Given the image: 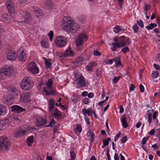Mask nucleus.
I'll list each match as a JSON object with an SVG mask.
<instances>
[{
  "label": "nucleus",
  "mask_w": 160,
  "mask_h": 160,
  "mask_svg": "<svg viewBox=\"0 0 160 160\" xmlns=\"http://www.w3.org/2000/svg\"><path fill=\"white\" fill-rule=\"evenodd\" d=\"M114 42L110 44V49L113 52H117L118 49L128 45L131 43V40L128 37L122 36L116 37L114 39Z\"/></svg>",
  "instance_id": "nucleus-1"
},
{
  "label": "nucleus",
  "mask_w": 160,
  "mask_h": 160,
  "mask_svg": "<svg viewBox=\"0 0 160 160\" xmlns=\"http://www.w3.org/2000/svg\"><path fill=\"white\" fill-rule=\"evenodd\" d=\"M63 22L62 26L63 29L67 32L72 31H75L79 28L78 24L73 22L72 18L70 16L64 17L63 18Z\"/></svg>",
  "instance_id": "nucleus-2"
},
{
  "label": "nucleus",
  "mask_w": 160,
  "mask_h": 160,
  "mask_svg": "<svg viewBox=\"0 0 160 160\" xmlns=\"http://www.w3.org/2000/svg\"><path fill=\"white\" fill-rule=\"evenodd\" d=\"M74 81L76 85L80 88H85L88 84V81L85 80L82 74L78 72H75Z\"/></svg>",
  "instance_id": "nucleus-3"
},
{
  "label": "nucleus",
  "mask_w": 160,
  "mask_h": 160,
  "mask_svg": "<svg viewBox=\"0 0 160 160\" xmlns=\"http://www.w3.org/2000/svg\"><path fill=\"white\" fill-rule=\"evenodd\" d=\"M52 83L53 81L52 79H49L46 83V85L48 88L43 87L41 86H39V89L42 91L43 93H45L47 95H54L56 94L55 91L53 90Z\"/></svg>",
  "instance_id": "nucleus-4"
},
{
  "label": "nucleus",
  "mask_w": 160,
  "mask_h": 160,
  "mask_svg": "<svg viewBox=\"0 0 160 160\" xmlns=\"http://www.w3.org/2000/svg\"><path fill=\"white\" fill-rule=\"evenodd\" d=\"M33 83V81L29 77L23 79L21 83V87L22 90L26 91L31 89Z\"/></svg>",
  "instance_id": "nucleus-5"
},
{
  "label": "nucleus",
  "mask_w": 160,
  "mask_h": 160,
  "mask_svg": "<svg viewBox=\"0 0 160 160\" xmlns=\"http://www.w3.org/2000/svg\"><path fill=\"white\" fill-rule=\"evenodd\" d=\"M22 17L21 21L18 22V24L20 25H22L24 23H28L31 20L32 18L30 13L27 10L22 11L21 12Z\"/></svg>",
  "instance_id": "nucleus-6"
},
{
  "label": "nucleus",
  "mask_w": 160,
  "mask_h": 160,
  "mask_svg": "<svg viewBox=\"0 0 160 160\" xmlns=\"http://www.w3.org/2000/svg\"><path fill=\"white\" fill-rule=\"evenodd\" d=\"M67 42V38L61 36H58L55 40L56 46L59 48H62L64 47Z\"/></svg>",
  "instance_id": "nucleus-7"
},
{
  "label": "nucleus",
  "mask_w": 160,
  "mask_h": 160,
  "mask_svg": "<svg viewBox=\"0 0 160 160\" xmlns=\"http://www.w3.org/2000/svg\"><path fill=\"white\" fill-rule=\"evenodd\" d=\"M9 144V141L7 137L2 136L0 138V149L7 150Z\"/></svg>",
  "instance_id": "nucleus-8"
},
{
  "label": "nucleus",
  "mask_w": 160,
  "mask_h": 160,
  "mask_svg": "<svg viewBox=\"0 0 160 160\" xmlns=\"http://www.w3.org/2000/svg\"><path fill=\"white\" fill-rule=\"evenodd\" d=\"M87 39V36L86 34L83 33H80L78 37V38L76 41V44L77 46V49L78 50H81L79 46L82 45L84 42Z\"/></svg>",
  "instance_id": "nucleus-9"
},
{
  "label": "nucleus",
  "mask_w": 160,
  "mask_h": 160,
  "mask_svg": "<svg viewBox=\"0 0 160 160\" xmlns=\"http://www.w3.org/2000/svg\"><path fill=\"white\" fill-rule=\"evenodd\" d=\"M18 94V90L15 88H12L11 89L10 93L8 94L7 98H5V100L6 102H11V100L14 99Z\"/></svg>",
  "instance_id": "nucleus-10"
},
{
  "label": "nucleus",
  "mask_w": 160,
  "mask_h": 160,
  "mask_svg": "<svg viewBox=\"0 0 160 160\" xmlns=\"http://www.w3.org/2000/svg\"><path fill=\"white\" fill-rule=\"evenodd\" d=\"M28 68L32 73L37 74L39 71V69L34 62H31L28 65Z\"/></svg>",
  "instance_id": "nucleus-11"
},
{
  "label": "nucleus",
  "mask_w": 160,
  "mask_h": 160,
  "mask_svg": "<svg viewBox=\"0 0 160 160\" xmlns=\"http://www.w3.org/2000/svg\"><path fill=\"white\" fill-rule=\"evenodd\" d=\"M5 4L9 13L14 12L15 6L13 0H6Z\"/></svg>",
  "instance_id": "nucleus-12"
},
{
  "label": "nucleus",
  "mask_w": 160,
  "mask_h": 160,
  "mask_svg": "<svg viewBox=\"0 0 160 160\" xmlns=\"http://www.w3.org/2000/svg\"><path fill=\"white\" fill-rule=\"evenodd\" d=\"M20 101L23 103H26L30 102V94L28 92H22L20 93Z\"/></svg>",
  "instance_id": "nucleus-13"
},
{
  "label": "nucleus",
  "mask_w": 160,
  "mask_h": 160,
  "mask_svg": "<svg viewBox=\"0 0 160 160\" xmlns=\"http://www.w3.org/2000/svg\"><path fill=\"white\" fill-rule=\"evenodd\" d=\"M12 71V68L9 67L2 68L0 71V74L2 76L7 77L9 76Z\"/></svg>",
  "instance_id": "nucleus-14"
},
{
  "label": "nucleus",
  "mask_w": 160,
  "mask_h": 160,
  "mask_svg": "<svg viewBox=\"0 0 160 160\" xmlns=\"http://www.w3.org/2000/svg\"><path fill=\"white\" fill-rule=\"evenodd\" d=\"M18 59L22 62H25L26 60L27 56L26 52L21 49H19L18 51Z\"/></svg>",
  "instance_id": "nucleus-15"
},
{
  "label": "nucleus",
  "mask_w": 160,
  "mask_h": 160,
  "mask_svg": "<svg viewBox=\"0 0 160 160\" xmlns=\"http://www.w3.org/2000/svg\"><path fill=\"white\" fill-rule=\"evenodd\" d=\"M51 115L56 119L59 120L61 119L62 116V113L61 112L56 108L54 110L53 113L51 114Z\"/></svg>",
  "instance_id": "nucleus-16"
},
{
  "label": "nucleus",
  "mask_w": 160,
  "mask_h": 160,
  "mask_svg": "<svg viewBox=\"0 0 160 160\" xmlns=\"http://www.w3.org/2000/svg\"><path fill=\"white\" fill-rule=\"evenodd\" d=\"M47 122V119L43 117L38 118L36 120V126L37 127H39L43 126L46 124Z\"/></svg>",
  "instance_id": "nucleus-17"
},
{
  "label": "nucleus",
  "mask_w": 160,
  "mask_h": 160,
  "mask_svg": "<svg viewBox=\"0 0 160 160\" xmlns=\"http://www.w3.org/2000/svg\"><path fill=\"white\" fill-rule=\"evenodd\" d=\"M11 111L18 113L22 112L25 111V108H22L21 107L17 105L12 106L11 107Z\"/></svg>",
  "instance_id": "nucleus-18"
},
{
  "label": "nucleus",
  "mask_w": 160,
  "mask_h": 160,
  "mask_svg": "<svg viewBox=\"0 0 160 160\" xmlns=\"http://www.w3.org/2000/svg\"><path fill=\"white\" fill-rule=\"evenodd\" d=\"M15 52L11 50L9 51L7 55V58L9 61H14L17 58Z\"/></svg>",
  "instance_id": "nucleus-19"
},
{
  "label": "nucleus",
  "mask_w": 160,
  "mask_h": 160,
  "mask_svg": "<svg viewBox=\"0 0 160 160\" xmlns=\"http://www.w3.org/2000/svg\"><path fill=\"white\" fill-rule=\"evenodd\" d=\"M28 131L27 129L26 130L17 129L14 132V135L16 138L19 137L24 135Z\"/></svg>",
  "instance_id": "nucleus-20"
},
{
  "label": "nucleus",
  "mask_w": 160,
  "mask_h": 160,
  "mask_svg": "<svg viewBox=\"0 0 160 160\" xmlns=\"http://www.w3.org/2000/svg\"><path fill=\"white\" fill-rule=\"evenodd\" d=\"M74 55V52L72 50L71 47H69L64 52V55L65 57H72Z\"/></svg>",
  "instance_id": "nucleus-21"
},
{
  "label": "nucleus",
  "mask_w": 160,
  "mask_h": 160,
  "mask_svg": "<svg viewBox=\"0 0 160 160\" xmlns=\"http://www.w3.org/2000/svg\"><path fill=\"white\" fill-rule=\"evenodd\" d=\"M55 104V102L52 99H50L49 100L48 104L49 107L48 109L50 112H52L53 111L54 108Z\"/></svg>",
  "instance_id": "nucleus-22"
},
{
  "label": "nucleus",
  "mask_w": 160,
  "mask_h": 160,
  "mask_svg": "<svg viewBox=\"0 0 160 160\" xmlns=\"http://www.w3.org/2000/svg\"><path fill=\"white\" fill-rule=\"evenodd\" d=\"M2 22L9 23L11 21L10 16L6 13H3L2 15Z\"/></svg>",
  "instance_id": "nucleus-23"
},
{
  "label": "nucleus",
  "mask_w": 160,
  "mask_h": 160,
  "mask_svg": "<svg viewBox=\"0 0 160 160\" xmlns=\"http://www.w3.org/2000/svg\"><path fill=\"white\" fill-rule=\"evenodd\" d=\"M45 62L46 68H50L52 67V63L51 62V60L50 59H47L46 58H43Z\"/></svg>",
  "instance_id": "nucleus-24"
},
{
  "label": "nucleus",
  "mask_w": 160,
  "mask_h": 160,
  "mask_svg": "<svg viewBox=\"0 0 160 160\" xmlns=\"http://www.w3.org/2000/svg\"><path fill=\"white\" fill-rule=\"evenodd\" d=\"M121 120L123 127L124 128H127L128 126V124L126 121V116L125 115H122Z\"/></svg>",
  "instance_id": "nucleus-25"
},
{
  "label": "nucleus",
  "mask_w": 160,
  "mask_h": 160,
  "mask_svg": "<svg viewBox=\"0 0 160 160\" xmlns=\"http://www.w3.org/2000/svg\"><path fill=\"white\" fill-rule=\"evenodd\" d=\"M82 130V126L79 124H78L76 126V128L74 129V132L76 134L78 135H79Z\"/></svg>",
  "instance_id": "nucleus-26"
},
{
  "label": "nucleus",
  "mask_w": 160,
  "mask_h": 160,
  "mask_svg": "<svg viewBox=\"0 0 160 160\" xmlns=\"http://www.w3.org/2000/svg\"><path fill=\"white\" fill-rule=\"evenodd\" d=\"M10 122V121L8 119H6L4 121L0 120V130L4 128L5 125L9 123Z\"/></svg>",
  "instance_id": "nucleus-27"
},
{
  "label": "nucleus",
  "mask_w": 160,
  "mask_h": 160,
  "mask_svg": "<svg viewBox=\"0 0 160 160\" xmlns=\"http://www.w3.org/2000/svg\"><path fill=\"white\" fill-rule=\"evenodd\" d=\"M33 11L36 14V16L38 17L39 16L42 15V11L38 8L35 6L33 8Z\"/></svg>",
  "instance_id": "nucleus-28"
},
{
  "label": "nucleus",
  "mask_w": 160,
  "mask_h": 160,
  "mask_svg": "<svg viewBox=\"0 0 160 160\" xmlns=\"http://www.w3.org/2000/svg\"><path fill=\"white\" fill-rule=\"evenodd\" d=\"M7 112V110L6 107L0 104V116L5 115Z\"/></svg>",
  "instance_id": "nucleus-29"
},
{
  "label": "nucleus",
  "mask_w": 160,
  "mask_h": 160,
  "mask_svg": "<svg viewBox=\"0 0 160 160\" xmlns=\"http://www.w3.org/2000/svg\"><path fill=\"white\" fill-rule=\"evenodd\" d=\"M87 136L88 137L90 138V139L91 143H92L94 139V133L92 131H89L87 132Z\"/></svg>",
  "instance_id": "nucleus-30"
},
{
  "label": "nucleus",
  "mask_w": 160,
  "mask_h": 160,
  "mask_svg": "<svg viewBox=\"0 0 160 160\" xmlns=\"http://www.w3.org/2000/svg\"><path fill=\"white\" fill-rule=\"evenodd\" d=\"M95 63V62H91L88 64L86 67L87 70L88 71H92V68L94 67Z\"/></svg>",
  "instance_id": "nucleus-31"
},
{
  "label": "nucleus",
  "mask_w": 160,
  "mask_h": 160,
  "mask_svg": "<svg viewBox=\"0 0 160 160\" xmlns=\"http://www.w3.org/2000/svg\"><path fill=\"white\" fill-rule=\"evenodd\" d=\"M26 142L29 146H31L33 142V136H31L28 137L27 138Z\"/></svg>",
  "instance_id": "nucleus-32"
},
{
  "label": "nucleus",
  "mask_w": 160,
  "mask_h": 160,
  "mask_svg": "<svg viewBox=\"0 0 160 160\" xmlns=\"http://www.w3.org/2000/svg\"><path fill=\"white\" fill-rule=\"evenodd\" d=\"M113 61L116 62V67H118V66L121 65V62L120 60V58L119 57H117L113 59Z\"/></svg>",
  "instance_id": "nucleus-33"
},
{
  "label": "nucleus",
  "mask_w": 160,
  "mask_h": 160,
  "mask_svg": "<svg viewBox=\"0 0 160 160\" xmlns=\"http://www.w3.org/2000/svg\"><path fill=\"white\" fill-rule=\"evenodd\" d=\"M70 158L69 159L70 160H75L76 157V154L75 151L73 150L70 152Z\"/></svg>",
  "instance_id": "nucleus-34"
},
{
  "label": "nucleus",
  "mask_w": 160,
  "mask_h": 160,
  "mask_svg": "<svg viewBox=\"0 0 160 160\" xmlns=\"http://www.w3.org/2000/svg\"><path fill=\"white\" fill-rule=\"evenodd\" d=\"M45 5L49 9H51L52 7L53 3H52L51 0H47L46 3Z\"/></svg>",
  "instance_id": "nucleus-35"
},
{
  "label": "nucleus",
  "mask_w": 160,
  "mask_h": 160,
  "mask_svg": "<svg viewBox=\"0 0 160 160\" xmlns=\"http://www.w3.org/2000/svg\"><path fill=\"white\" fill-rule=\"evenodd\" d=\"M56 123V122L55 120L53 119H52L50 122L49 124L46 126L45 127H51L53 128Z\"/></svg>",
  "instance_id": "nucleus-36"
},
{
  "label": "nucleus",
  "mask_w": 160,
  "mask_h": 160,
  "mask_svg": "<svg viewBox=\"0 0 160 160\" xmlns=\"http://www.w3.org/2000/svg\"><path fill=\"white\" fill-rule=\"evenodd\" d=\"M113 31L115 33H117L121 31H122V30L121 28L118 25H117L113 28Z\"/></svg>",
  "instance_id": "nucleus-37"
},
{
  "label": "nucleus",
  "mask_w": 160,
  "mask_h": 160,
  "mask_svg": "<svg viewBox=\"0 0 160 160\" xmlns=\"http://www.w3.org/2000/svg\"><path fill=\"white\" fill-rule=\"evenodd\" d=\"M157 26V24H156L151 23L149 25L146 26L145 28L148 30H151Z\"/></svg>",
  "instance_id": "nucleus-38"
},
{
  "label": "nucleus",
  "mask_w": 160,
  "mask_h": 160,
  "mask_svg": "<svg viewBox=\"0 0 160 160\" xmlns=\"http://www.w3.org/2000/svg\"><path fill=\"white\" fill-rule=\"evenodd\" d=\"M152 75L153 78H157L159 76V74L157 71H152Z\"/></svg>",
  "instance_id": "nucleus-39"
},
{
  "label": "nucleus",
  "mask_w": 160,
  "mask_h": 160,
  "mask_svg": "<svg viewBox=\"0 0 160 160\" xmlns=\"http://www.w3.org/2000/svg\"><path fill=\"white\" fill-rule=\"evenodd\" d=\"M111 138H108L106 139H105L103 140V143L104 144V146H108L109 144V142L111 140Z\"/></svg>",
  "instance_id": "nucleus-40"
},
{
  "label": "nucleus",
  "mask_w": 160,
  "mask_h": 160,
  "mask_svg": "<svg viewBox=\"0 0 160 160\" xmlns=\"http://www.w3.org/2000/svg\"><path fill=\"white\" fill-rule=\"evenodd\" d=\"M129 49L127 47H125L122 48L121 50V51L124 54H126L127 52L129 51Z\"/></svg>",
  "instance_id": "nucleus-41"
},
{
  "label": "nucleus",
  "mask_w": 160,
  "mask_h": 160,
  "mask_svg": "<svg viewBox=\"0 0 160 160\" xmlns=\"http://www.w3.org/2000/svg\"><path fill=\"white\" fill-rule=\"evenodd\" d=\"M152 115L151 113H148L147 118H148V121L149 124L152 123Z\"/></svg>",
  "instance_id": "nucleus-42"
},
{
  "label": "nucleus",
  "mask_w": 160,
  "mask_h": 160,
  "mask_svg": "<svg viewBox=\"0 0 160 160\" xmlns=\"http://www.w3.org/2000/svg\"><path fill=\"white\" fill-rule=\"evenodd\" d=\"M132 29L134 33H135L138 32V27L137 24L135 23L133 25Z\"/></svg>",
  "instance_id": "nucleus-43"
},
{
  "label": "nucleus",
  "mask_w": 160,
  "mask_h": 160,
  "mask_svg": "<svg viewBox=\"0 0 160 160\" xmlns=\"http://www.w3.org/2000/svg\"><path fill=\"white\" fill-rule=\"evenodd\" d=\"M149 138V136H147L146 137H144L142 139V142L141 143L142 145H144L145 143H146L147 141H148V138Z\"/></svg>",
  "instance_id": "nucleus-44"
},
{
  "label": "nucleus",
  "mask_w": 160,
  "mask_h": 160,
  "mask_svg": "<svg viewBox=\"0 0 160 160\" xmlns=\"http://www.w3.org/2000/svg\"><path fill=\"white\" fill-rule=\"evenodd\" d=\"M90 101L88 98H84L82 100V102L84 104H88Z\"/></svg>",
  "instance_id": "nucleus-45"
},
{
  "label": "nucleus",
  "mask_w": 160,
  "mask_h": 160,
  "mask_svg": "<svg viewBox=\"0 0 160 160\" xmlns=\"http://www.w3.org/2000/svg\"><path fill=\"white\" fill-rule=\"evenodd\" d=\"M122 78V76H118L117 77H115L113 79V81L114 83H117L118 81L120 78Z\"/></svg>",
  "instance_id": "nucleus-46"
},
{
  "label": "nucleus",
  "mask_w": 160,
  "mask_h": 160,
  "mask_svg": "<svg viewBox=\"0 0 160 160\" xmlns=\"http://www.w3.org/2000/svg\"><path fill=\"white\" fill-rule=\"evenodd\" d=\"M42 46H43L45 48H47L48 47V42L45 41H42L41 42Z\"/></svg>",
  "instance_id": "nucleus-47"
},
{
  "label": "nucleus",
  "mask_w": 160,
  "mask_h": 160,
  "mask_svg": "<svg viewBox=\"0 0 160 160\" xmlns=\"http://www.w3.org/2000/svg\"><path fill=\"white\" fill-rule=\"evenodd\" d=\"M48 35L49 37L50 40L51 41L52 40V38L53 36V33L52 31H50L48 34Z\"/></svg>",
  "instance_id": "nucleus-48"
},
{
  "label": "nucleus",
  "mask_w": 160,
  "mask_h": 160,
  "mask_svg": "<svg viewBox=\"0 0 160 160\" xmlns=\"http://www.w3.org/2000/svg\"><path fill=\"white\" fill-rule=\"evenodd\" d=\"M137 22L138 25L141 28H142L144 27L143 22L141 19H140L139 21H137Z\"/></svg>",
  "instance_id": "nucleus-49"
},
{
  "label": "nucleus",
  "mask_w": 160,
  "mask_h": 160,
  "mask_svg": "<svg viewBox=\"0 0 160 160\" xmlns=\"http://www.w3.org/2000/svg\"><path fill=\"white\" fill-rule=\"evenodd\" d=\"M158 111H155L153 113L152 118L154 120H156L157 119V116H158Z\"/></svg>",
  "instance_id": "nucleus-50"
},
{
  "label": "nucleus",
  "mask_w": 160,
  "mask_h": 160,
  "mask_svg": "<svg viewBox=\"0 0 160 160\" xmlns=\"http://www.w3.org/2000/svg\"><path fill=\"white\" fill-rule=\"evenodd\" d=\"M101 55V53L97 50H95L93 51V55L94 56H100Z\"/></svg>",
  "instance_id": "nucleus-51"
},
{
  "label": "nucleus",
  "mask_w": 160,
  "mask_h": 160,
  "mask_svg": "<svg viewBox=\"0 0 160 160\" xmlns=\"http://www.w3.org/2000/svg\"><path fill=\"white\" fill-rule=\"evenodd\" d=\"M82 112L84 117L87 116L88 114V110L86 108H83L82 109Z\"/></svg>",
  "instance_id": "nucleus-52"
},
{
  "label": "nucleus",
  "mask_w": 160,
  "mask_h": 160,
  "mask_svg": "<svg viewBox=\"0 0 160 160\" xmlns=\"http://www.w3.org/2000/svg\"><path fill=\"white\" fill-rule=\"evenodd\" d=\"M128 140V139L127 136L123 137L121 140V143H123L125 142Z\"/></svg>",
  "instance_id": "nucleus-53"
},
{
  "label": "nucleus",
  "mask_w": 160,
  "mask_h": 160,
  "mask_svg": "<svg viewBox=\"0 0 160 160\" xmlns=\"http://www.w3.org/2000/svg\"><path fill=\"white\" fill-rule=\"evenodd\" d=\"M144 11H145L148 12L150 9V6L149 4H145Z\"/></svg>",
  "instance_id": "nucleus-54"
},
{
  "label": "nucleus",
  "mask_w": 160,
  "mask_h": 160,
  "mask_svg": "<svg viewBox=\"0 0 160 160\" xmlns=\"http://www.w3.org/2000/svg\"><path fill=\"white\" fill-rule=\"evenodd\" d=\"M135 88V87L134 86V85L132 84H130V87L129 88L130 92H131V91H133Z\"/></svg>",
  "instance_id": "nucleus-55"
},
{
  "label": "nucleus",
  "mask_w": 160,
  "mask_h": 160,
  "mask_svg": "<svg viewBox=\"0 0 160 160\" xmlns=\"http://www.w3.org/2000/svg\"><path fill=\"white\" fill-rule=\"evenodd\" d=\"M121 135V132H120L118 133L115 136L114 139V141L116 142L118 139L119 138L120 135Z\"/></svg>",
  "instance_id": "nucleus-56"
},
{
  "label": "nucleus",
  "mask_w": 160,
  "mask_h": 160,
  "mask_svg": "<svg viewBox=\"0 0 160 160\" xmlns=\"http://www.w3.org/2000/svg\"><path fill=\"white\" fill-rule=\"evenodd\" d=\"M106 63L107 64H112V63H113V59L107 60H106Z\"/></svg>",
  "instance_id": "nucleus-57"
},
{
  "label": "nucleus",
  "mask_w": 160,
  "mask_h": 160,
  "mask_svg": "<svg viewBox=\"0 0 160 160\" xmlns=\"http://www.w3.org/2000/svg\"><path fill=\"white\" fill-rule=\"evenodd\" d=\"M139 88L140 89V92H143L144 91V86L140 84L139 86Z\"/></svg>",
  "instance_id": "nucleus-58"
},
{
  "label": "nucleus",
  "mask_w": 160,
  "mask_h": 160,
  "mask_svg": "<svg viewBox=\"0 0 160 160\" xmlns=\"http://www.w3.org/2000/svg\"><path fill=\"white\" fill-rule=\"evenodd\" d=\"M92 112H93L91 109H88V116H92Z\"/></svg>",
  "instance_id": "nucleus-59"
},
{
  "label": "nucleus",
  "mask_w": 160,
  "mask_h": 160,
  "mask_svg": "<svg viewBox=\"0 0 160 160\" xmlns=\"http://www.w3.org/2000/svg\"><path fill=\"white\" fill-rule=\"evenodd\" d=\"M72 102H74V103H77L78 101L77 98L75 97H73L72 98Z\"/></svg>",
  "instance_id": "nucleus-60"
},
{
  "label": "nucleus",
  "mask_w": 160,
  "mask_h": 160,
  "mask_svg": "<svg viewBox=\"0 0 160 160\" xmlns=\"http://www.w3.org/2000/svg\"><path fill=\"white\" fill-rule=\"evenodd\" d=\"M107 156L108 160H111L110 156L109 154V150H107Z\"/></svg>",
  "instance_id": "nucleus-61"
},
{
  "label": "nucleus",
  "mask_w": 160,
  "mask_h": 160,
  "mask_svg": "<svg viewBox=\"0 0 160 160\" xmlns=\"http://www.w3.org/2000/svg\"><path fill=\"white\" fill-rule=\"evenodd\" d=\"M34 159L35 160H43V159L40 157L38 155H37L35 156Z\"/></svg>",
  "instance_id": "nucleus-62"
},
{
  "label": "nucleus",
  "mask_w": 160,
  "mask_h": 160,
  "mask_svg": "<svg viewBox=\"0 0 160 160\" xmlns=\"http://www.w3.org/2000/svg\"><path fill=\"white\" fill-rule=\"evenodd\" d=\"M153 66L154 68L157 70H160V66L157 65L155 63H154L153 65Z\"/></svg>",
  "instance_id": "nucleus-63"
},
{
  "label": "nucleus",
  "mask_w": 160,
  "mask_h": 160,
  "mask_svg": "<svg viewBox=\"0 0 160 160\" xmlns=\"http://www.w3.org/2000/svg\"><path fill=\"white\" fill-rule=\"evenodd\" d=\"M114 160H119L118 154L115 153L114 155Z\"/></svg>",
  "instance_id": "nucleus-64"
}]
</instances>
